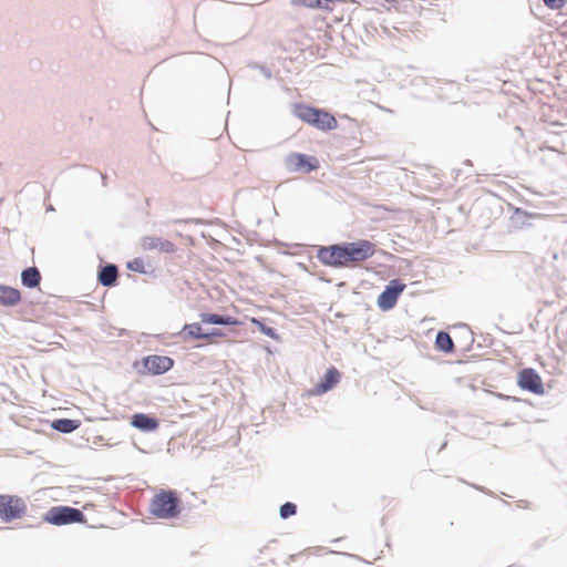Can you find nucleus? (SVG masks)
<instances>
[{
  "label": "nucleus",
  "mask_w": 567,
  "mask_h": 567,
  "mask_svg": "<svg viewBox=\"0 0 567 567\" xmlns=\"http://www.w3.org/2000/svg\"><path fill=\"white\" fill-rule=\"evenodd\" d=\"M291 106V113L296 118L318 131L327 133L339 128L334 114L326 107L306 102H295Z\"/></svg>",
  "instance_id": "1"
},
{
  "label": "nucleus",
  "mask_w": 567,
  "mask_h": 567,
  "mask_svg": "<svg viewBox=\"0 0 567 567\" xmlns=\"http://www.w3.org/2000/svg\"><path fill=\"white\" fill-rule=\"evenodd\" d=\"M183 509L181 494L173 488H159L150 499L148 513L156 519H176Z\"/></svg>",
  "instance_id": "2"
},
{
  "label": "nucleus",
  "mask_w": 567,
  "mask_h": 567,
  "mask_svg": "<svg viewBox=\"0 0 567 567\" xmlns=\"http://www.w3.org/2000/svg\"><path fill=\"white\" fill-rule=\"evenodd\" d=\"M42 520L53 526H64L71 524H84L87 519L80 508L68 505H56L50 507L42 515Z\"/></svg>",
  "instance_id": "3"
},
{
  "label": "nucleus",
  "mask_w": 567,
  "mask_h": 567,
  "mask_svg": "<svg viewBox=\"0 0 567 567\" xmlns=\"http://www.w3.org/2000/svg\"><path fill=\"white\" fill-rule=\"evenodd\" d=\"M175 365V360L168 355L148 354L134 361L133 369L140 375L158 377L171 371Z\"/></svg>",
  "instance_id": "4"
},
{
  "label": "nucleus",
  "mask_w": 567,
  "mask_h": 567,
  "mask_svg": "<svg viewBox=\"0 0 567 567\" xmlns=\"http://www.w3.org/2000/svg\"><path fill=\"white\" fill-rule=\"evenodd\" d=\"M508 212L511 213L507 225L509 233L537 227L549 219V215L529 212L513 204H508Z\"/></svg>",
  "instance_id": "5"
},
{
  "label": "nucleus",
  "mask_w": 567,
  "mask_h": 567,
  "mask_svg": "<svg viewBox=\"0 0 567 567\" xmlns=\"http://www.w3.org/2000/svg\"><path fill=\"white\" fill-rule=\"evenodd\" d=\"M342 245L347 268H353L370 259L377 251L375 244L363 238L353 241H342Z\"/></svg>",
  "instance_id": "6"
},
{
  "label": "nucleus",
  "mask_w": 567,
  "mask_h": 567,
  "mask_svg": "<svg viewBox=\"0 0 567 567\" xmlns=\"http://www.w3.org/2000/svg\"><path fill=\"white\" fill-rule=\"evenodd\" d=\"M316 258L326 267L347 268L342 241L316 246Z\"/></svg>",
  "instance_id": "7"
},
{
  "label": "nucleus",
  "mask_w": 567,
  "mask_h": 567,
  "mask_svg": "<svg viewBox=\"0 0 567 567\" xmlns=\"http://www.w3.org/2000/svg\"><path fill=\"white\" fill-rule=\"evenodd\" d=\"M284 165L289 173L310 174L320 168V162L317 156L301 152H290L285 157Z\"/></svg>",
  "instance_id": "8"
},
{
  "label": "nucleus",
  "mask_w": 567,
  "mask_h": 567,
  "mask_svg": "<svg viewBox=\"0 0 567 567\" xmlns=\"http://www.w3.org/2000/svg\"><path fill=\"white\" fill-rule=\"evenodd\" d=\"M27 503L19 495L0 494V519L11 523L27 514Z\"/></svg>",
  "instance_id": "9"
},
{
  "label": "nucleus",
  "mask_w": 567,
  "mask_h": 567,
  "mask_svg": "<svg viewBox=\"0 0 567 567\" xmlns=\"http://www.w3.org/2000/svg\"><path fill=\"white\" fill-rule=\"evenodd\" d=\"M405 287L406 285L401 279H391L377 298L378 308L384 312L392 310L396 306Z\"/></svg>",
  "instance_id": "10"
},
{
  "label": "nucleus",
  "mask_w": 567,
  "mask_h": 567,
  "mask_svg": "<svg viewBox=\"0 0 567 567\" xmlns=\"http://www.w3.org/2000/svg\"><path fill=\"white\" fill-rule=\"evenodd\" d=\"M516 384L522 391L535 395H544L545 386L542 377L534 368H523L517 372Z\"/></svg>",
  "instance_id": "11"
},
{
  "label": "nucleus",
  "mask_w": 567,
  "mask_h": 567,
  "mask_svg": "<svg viewBox=\"0 0 567 567\" xmlns=\"http://www.w3.org/2000/svg\"><path fill=\"white\" fill-rule=\"evenodd\" d=\"M341 378V372L334 365H330L326 369V371L319 378L317 383L312 388L307 390L305 395L318 396L326 394L340 383Z\"/></svg>",
  "instance_id": "12"
},
{
  "label": "nucleus",
  "mask_w": 567,
  "mask_h": 567,
  "mask_svg": "<svg viewBox=\"0 0 567 567\" xmlns=\"http://www.w3.org/2000/svg\"><path fill=\"white\" fill-rule=\"evenodd\" d=\"M120 268L114 262H101L97 266L96 282L104 288H114L118 285Z\"/></svg>",
  "instance_id": "13"
},
{
  "label": "nucleus",
  "mask_w": 567,
  "mask_h": 567,
  "mask_svg": "<svg viewBox=\"0 0 567 567\" xmlns=\"http://www.w3.org/2000/svg\"><path fill=\"white\" fill-rule=\"evenodd\" d=\"M130 425L143 433H154L161 425V420L152 413L135 412L130 416Z\"/></svg>",
  "instance_id": "14"
},
{
  "label": "nucleus",
  "mask_w": 567,
  "mask_h": 567,
  "mask_svg": "<svg viewBox=\"0 0 567 567\" xmlns=\"http://www.w3.org/2000/svg\"><path fill=\"white\" fill-rule=\"evenodd\" d=\"M141 246L144 250L157 249L164 254H175L177 250V246L173 241L155 235L144 236Z\"/></svg>",
  "instance_id": "15"
},
{
  "label": "nucleus",
  "mask_w": 567,
  "mask_h": 567,
  "mask_svg": "<svg viewBox=\"0 0 567 567\" xmlns=\"http://www.w3.org/2000/svg\"><path fill=\"white\" fill-rule=\"evenodd\" d=\"M199 318L204 324H214L221 327H238L241 324L240 320L228 313H216V312H200Z\"/></svg>",
  "instance_id": "16"
},
{
  "label": "nucleus",
  "mask_w": 567,
  "mask_h": 567,
  "mask_svg": "<svg viewBox=\"0 0 567 567\" xmlns=\"http://www.w3.org/2000/svg\"><path fill=\"white\" fill-rule=\"evenodd\" d=\"M22 301L20 289L0 284V306L3 308H14Z\"/></svg>",
  "instance_id": "17"
},
{
  "label": "nucleus",
  "mask_w": 567,
  "mask_h": 567,
  "mask_svg": "<svg viewBox=\"0 0 567 567\" xmlns=\"http://www.w3.org/2000/svg\"><path fill=\"white\" fill-rule=\"evenodd\" d=\"M348 0H291L292 6L312 10L332 11L337 3H346Z\"/></svg>",
  "instance_id": "18"
},
{
  "label": "nucleus",
  "mask_w": 567,
  "mask_h": 567,
  "mask_svg": "<svg viewBox=\"0 0 567 567\" xmlns=\"http://www.w3.org/2000/svg\"><path fill=\"white\" fill-rule=\"evenodd\" d=\"M41 279V272L35 266L25 267L20 274L21 285L28 289L39 288Z\"/></svg>",
  "instance_id": "19"
},
{
  "label": "nucleus",
  "mask_w": 567,
  "mask_h": 567,
  "mask_svg": "<svg viewBox=\"0 0 567 567\" xmlns=\"http://www.w3.org/2000/svg\"><path fill=\"white\" fill-rule=\"evenodd\" d=\"M434 348L442 353L452 354L455 352V344L451 334L445 330H439L434 340Z\"/></svg>",
  "instance_id": "20"
},
{
  "label": "nucleus",
  "mask_w": 567,
  "mask_h": 567,
  "mask_svg": "<svg viewBox=\"0 0 567 567\" xmlns=\"http://www.w3.org/2000/svg\"><path fill=\"white\" fill-rule=\"evenodd\" d=\"M50 426L59 433L70 434L81 426V421L76 419L59 417L52 420Z\"/></svg>",
  "instance_id": "21"
},
{
  "label": "nucleus",
  "mask_w": 567,
  "mask_h": 567,
  "mask_svg": "<svg viewBox=\"0 0 567 567\" xmlns=\"http://www.w3.org/2000/svg\"><path fill=\"white\" fill-rule=\"evenodd\" d=\"M178 336L184 340H202L204 336V328L202 327L200 322H192V323H185L181 331L178 332Z\"/></svg>",
  "instance_id": "22"
},
{
  "label": "nucleus",
  "mask_w": 567,
  "mask_h": 567,
  "mask_svg": "<svg viewBox=\"0 0 567 567\" xmlns=\"http://www.w3.org/2000/svg\"><path fill=\"white\" fill-rule=\"evenodd\" d=\"M251 323L257 328V330L261 334H264V336H266V337H268V338H270V339H272L275 341H280V334L278 333L277 329L271 327V326H269L267 323V319L266 318H261V317L252 318L251 319Z\"/></svg>",
  "instance_id": "23"
},
{
  "label": "nucleus",
  "mask_w": 567,
  "mask_h": 567,
  "mask_svg": "<svg viewBox=\"0 0 567 567\" xmlns=\"http://www.w3.org/2000/svg\"><path fill=\"white\" fill-rule=\"evenodd\" d=\"M341 123V130L346 132L347 134L354 136L359 131V124L358 121L354 118H351L347 114H343L340 116ZM340 127V124H339Z\"/></svg>",
  "instance_id": "24"
},
{
  "label": "nucleus",
  "mask_w": 567,
  "mask_h": 567,
  "mask_svg": "<svg viewBox=\"0 0 567 567\" xmlns=\"http://www.w3.org/2000/svg\"><path fill=\"white\" fill-rule=\"evenodd\" d=\"M126 268L130 271L140 274V275H150V271L145 267L144 259L141 257H135L126 262ZM154 270L151 271L153 274Z\"/></svg>",
  "instance_id": "25"
},
{
  "label": "nucleus",
  "mask_w": 567,
  "mask_h": 567,
  "mask_svg": "<svg viewBox=\"0 0 567 567\" xmlns=\"http://www.w3.org/2000/svg\"><path fill=\"white\" fill-rule=\"evenodd\" d=\"M298 512V506L293 502H285L279 507V517L284 520L295 516Z\"/></svg>",
  "instance_id": "26"
},
{
  "label": "nucleus",
  "mask_w": 567,
  "mask_h": 567,
  "mask_svg": "<svg viewBox=\"0 0 567 567\" xmlns=\"http://www.w3.org/2000/svg\"><path fill=\"white\" fill-rule=\"evenodd\" d=\"M249 68L251 69H255V70H259L260 73L266 78V79H271L272 78V71L269 66H267L266 64H262L260 62H250L248 64Z\"/></svg>",
  "instance_id": "27"
},
{
  "label": "nucleus",
  "mask_w": 567,
  "mask_h": 567,
  "mask_svg": "<svg viewBox=\"0 0 567 567\" xmlns=\"http://www.w3.org/2000/svg\"><path fill=\"white\" fill-rule=\"evenodd\" d=\"M226 333L219 328L204 329V336L202 340L223 338Z\"/></svg>",
  "instance_id": "28"
},
{
  "label": "nucleus",
  "mask_w": 567,
  "mask_h": 567,
  "mask_svg": "<svg viewBox=\"0 0 567 567\" xmlns=\"http://www.w3.org/2000/svg\"><path fill=\"white\" fill-rule=\"evenodd\" d=\"M299 267L301 268V270L308 272L309 275L311 276H316L320 281H323V282H327V284H330L331 282V279L330 278H327L324 276V272L323 271H320V272H313L309 269V267L305 264H299Z\"/></svg>",
  "instance_id": "29"
},
{
  "label": "nucleus",
  "mask_w": 567,
  "mask_h": 567,
  "mask_svg": "<svg viewBox=\"0 0 567 567\" xmlns=\"http://www.w3.org/2000/svg\"><path fill=\"white\" fill-rule=\"evenodd\" d=\"M545 6L551 10H559L565 7L567 0H543Z\"/></svg>",
  "instance_id": "30"
},
{
  "label": "nucleus",
  "mask_w": 567,
  "mask_h": 567,
  "mask_svg": "<svg viewBox=\"0 0 567 567\" xmlns=\"http://www.w3.org/2000/svg\"><path fill=\"white\" fill-rule=\"evenodd\" d=\"M497 398H499L502 400L513 401V402H522L523 401L522 399H519L517 396L506 395V394H502V393H497Z\"/></svg>",
  "instance_id": "31"
},
{
  "label": "nucleus",
  "mask_w": 567,
  "mask_h": 567,
  "mask_svg": "<svg viewBox=\"0 0 567 567\" xmlns=\"http://www.w3.org/2000/svg\"><path fill=\"white\" fill-rule=\"evenodd\" d=\"M471 486L480 492H483L485 494H492L487 488H485L484 486H481V485H476V484H471Z\"/></svg>",
  "instance_id": "32"
},
{
  "label": "nucleus",
  "mask_w": 567,
  "mask_h": 567,
  "mask_svg": "<svg viewBox=\"0 0 567 567\" xmlns=\"http://www.w3.org/2000/svg\"><path fill=\"white\" fill-rule=\"evenodd\" d=\"M468 334L471 337V343H470V346L467 348L464 349V351H468L471 349L472 343L474 342V338H473L472 331L468 330Z\"/></svg>",
  "instance_id": "33"
},
{
  "label": "nucleus",
  "mask_w": 567,
  "mask_h": 567,
  "mask_svg": "<svg viewBox=\"0 0 567 567\" xmlns=\"http://www.w3.org/2000/svg\"><path fill=\"white\" fill-rule=\"evenodd\" d=\"M100 175H101V179H102V185L106 186L107 175H105V174H100Z\"/></svg>",
  "instance_id": "34"
},
{
  "label": "nucleus",
  "mask_w": 567,
  "mask_h": 567,
  "mask_svg": "<svg viewBox=\"0 0 567 567\" xmlns=\"http://www.w3.org/2000/svg\"><path fill=\"white\" fill-rule=\"evenodd\" d=\"M446 445H447V441L445 440V441L441 444V446H440L439 451H440V452H441V451H443V450L446 447Z\"/></svg>",
  "instance_id": "35"
},
{
  "label": "nucleus",
  "mask_w": 567,
  "mask_h": 567,
  "mask_svg": "<svg viewBox=\"0 0 567 567\" xmlns=\"http://www.w3.org/2000/svg\"><path fill=\"white\" fill-rule=\"evenodd\" d=\"M340 554H341V555H347V556H350V557H355V555L347 554V553H344V551H341Z\"/></svg>",
  "instance_id": "36"
},
{
  "label": "nucleus",
  "mask_w": 567,
  "mask_h": 567,
  "mask_svg": "<svg viewBox=\"0 0 567 567\" xmlns=\"http://www.w3.org/2000/svg\"><path fill=\"white\" fill-rule=\"evenodd\" d=\"M462 328L468 329V326L466 323L461 324Z\"/></svg>",
  "instance_id": "37"
},
{
  "label": "nucleus",
  "mask_w": 567,
  "mask_h": 567,
  "mask_svg": "<svg viewBox=\"0 0 567 567\" xmlns=\"http://www.w3.org/2000/svg\"><path fill=\"white\" fill-rule=\"evenodd\" d=\"M338 286H339V287H341V286H346V282H344V281H341V282H339V284H338Z\"/></svg>",
  "instance_id": "38"
},
{
  "label": "nucleus",
  "mask_w": 567,
  "mask_h": 567,
  "mask_svg": "<svg viewBox=\"0 0 567 567\" xmlns=\"http://www.w3.org/2000/svg\"><path fill=\"white\" fill-rule=\"evenodd\" d=\"M296 556H297V555H291V556H290V559H291V560H295V559H296Z\"/></svg>",
  "instance_id": "39"
},
{
  "label": "nucleus",
  "mask_w": 567,
  "mask_h": 567,
  "mask_svg": "<svg viewBox=\"0 0 567 567\" xmlns=\"http://www.w3.org/2000/svg\"><path fill=\"white\" fill-rule=\"evenodd\" d=\"M340 540V538H336L332 540V543H338Z\"/></svg>",
  "instance_id": "40"
},
{
  "label": "nucleus",
  "mask_w": 567,
  "mask_h": 567,
  "mask_svg": "<svg viewBox=\"0 0 567 567\" xmlns=\"http://www.w3.org/2000/svg\"><path fill=\"white\" fill-rule=\"evenodd\" d=\"M337 317H338V318H342V317H343V315H342V313H338V315H337Z\"/></svg>",
  "instance_id": "41"
}]
</instances>
